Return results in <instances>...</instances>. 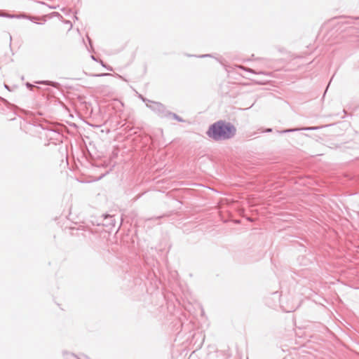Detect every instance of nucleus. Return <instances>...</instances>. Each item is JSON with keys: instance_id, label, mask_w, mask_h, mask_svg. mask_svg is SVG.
<instances>
[{"instance_id": "1", "label": "nucleus", "mask_w": 359, "mask_h": 359, "mask_svg": "<svg viewBox=\"0 0 359 359\" xmlns=\"http://www.w3.org/2000/svg\"><path fill=\"white\" fill-rule=\"evenodd\" d=\"M235 133L236 128L233 125L219 121L209 128L207 134L210 137L219 140L231 138L235 135Z\"/></svg>"}]
</instances>
